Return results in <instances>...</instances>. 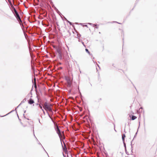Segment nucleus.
Listing matches in <instances>:
<instances>
[{
  "label": "nucleus",
  "mask_w": 157,
  "mask_h": 157,
  "mask_svg": "<svg viewBox=\"0 0 157 157\" xmlns=\"http://www.w3.org/2000/svg\"><path fill=\"white\" fill-rule=\"evenodd\" d=\"M40 108L44 112V110L42 109V107L40 105Z\"/></svg>",
  "instance_id": "ddd939ff"
},
{
  "label": "nucleus",
  "mask_w": 157,
  "mask_h": 157,
  "mask_svg": "<svg viewBox=\"0 0 157 157\" xmlns=\"http://www.w3.org/2000/svg\"><path fill=\"white\" fill-rule=\"evenodd\" d=\"M60 138H63L64 135V132H62L60 133V134H58Z\"/></svg>",
  "instance_id": "6e6552de"
},
{
  "label": "nucleus",
  "mask_w": 157,
  "mask_h": 157,
  "mask_svg": "<svg viewBox=\"0 0 157 157\" xmlns=\"http://www.w3.org/2000/svg\"><path fill=\"white\" fill-rule=\"evenodd\" d=\"M49 117L51 118V117H50V115H49Z\"/></svg>",
  "instance_id": "2eb2a0df"
},
{
  "label": "nucleus",
  "mask_w": 157,
  "mask_h": 157,
  "mask_svg": "<svg viewBox=\"0 0 157 157\" xmlns=\"http://www.w3.org/2000/svg\"><path fill=\"white\" fill-rule=\"evenodd\" d=\"M36 86H35V87H36Z\"/></svg>",
  "instance_id": "dca6fc26"
},
{
  "label": "nucleus",
  "mask_w": 157,
  "mask_h": 157,
  "mask_svg": "<svg viewBox=\"0 0 157 157\" xmlns=\"http://www.w3.org/2000/svg\"><path fill=\"white\" fill-rule=\"evenodd\" d=\"M32 96L30 99L28 100V103L30 105H32L35 102L34 101V99L32 98Z\"/></svg>",
  "instance_id": "f03ea898"
},
{
  "label": "nucleus",
  "mask_w": 157,
  "mask_h": 157,
  "mask_svg": "<svg viewBox=\"0 0 157 157\" xmlns=\"http://www.w3.org/2000/svg\"><path fill=\"white\" fill-rule=\"evenodd\" d=\"M125 136V135L124 134H123L122 135V139L124 143V138Z\"/></svg>",
  "instance_id": "9d476101"
},
{
  "label": "nucleus",
  "mask_w": 157,
  "mask_h": 157,
  "mask_svg": "<svg viewBox=\"0 0 157 157\" xmlns=\"http://www.w3.org/2000/svg\"><path fill=\"white\" fill-rule=\"evenodd\" d=\"M129 117L131 118V119L132 120H134L137 118V117L135 116H132L131 117V115H129Z\"/></svg>",
  "instance_id": "1a4fd4ad"
},
{
  "label": "nucleus",
  "mask_w": 157,
  "mask_h": 157,
  "mask_svg": "<svg viewBox=\"0 0 157 157\" xmlns=\"http://www.w3.org/2000/svg\"><path fill=\"white\" fill-rule=\"evenodd\" d=\"M126 152V153L128 155H132V150L130 149H125Z\"/></svg>",
  "instance_id": "20e7f679"
},
{
  "label": "nucleus",
  "mask_w": 157,
  "mask_h": 157,
  "mask_svg": "<svg viewBox=\"0 0 157 157\" xmlns=\"http://www.w3.org/2000/svg\"><path fill=\"white\" fill-rule=\"evenodd\" d=\"M56 52L58 56L60 57H61L62 56V53L61 49L59 48H57Z\"/></svg>",
  "instance_id": "39448f33"
},
{
  "label": "nucleus",
  "mask_w": 157,
  "mask_h": 157,
  "mask_svg": "<svg viewBox=\"0 0 157 157\" xmlns=\"http://www.w3.org/2000/svg\"><path fill=\"white\" fill-rule=\"evenodd\" d=\"M51 106V105L48 104L47 102H45L44 104L43 107L46 111L51 112L52 111Z\"/></svg>",
  "instance_id": "f257e3e1"
},
{
  "label": "nucleus",
  "mask_w": 157,
  "mask_h": 157,
  "mask_svg": "<svg viewBox=\"0 0 157 157\" xmlns=\"http://www.w3.org/2000/svg\"><path fill=\"white\" fill-rule=\"evenodd\" d=\"M14 12L15 13L16 16L17 18L18 19L19 21L21 22V21L19 16V15L18 14V13L17 12V11L15 9H14Z\"/></svg>",
  "instance_id": "7ed1b4c3"
},
{
  "label": "nucleus",
  "mask_w": 157,
  "mask_h": 157,
  "mask_svg": "<svg viewBox=\"0 0 157 157\" xmlns=\"http://www.w3.org/2000/svg\"><path fill=\"white\" fill-rule=\"evenodd\" d=\"M36 86H35V87H36Z\"/></svg>",
  "instance_id": "f3484780"
},
{
  "label": "nucleus",
  "mask_w": 157,
  "mask_h": 157,
  "mask_svg": "<svg viewBox=\"0 0 157 157\" xmlns=\"http://www.w3.org/2000/svg\"><path fill=\"white\" fill-rule=\"evenodd\" d=\"M85 50H86V52H87V53H89V54H90V52H89V51H88V49H85Z\"/></svg>",
  "instance_id": "f8f14e48"
},
{
  "label": "nucleus",
  "mask_w": 157,
  "mask_h": 157,
  "mask_svg": "<svg viewBox=\"0 0 157 157\" xmlns=\"http://www.w3.org/2000/svg\"><path fill=\"white\" fill-rule=\"evenodd\" d=\"M31 124H33V122H32V121H31Z\"/></svg>",
  "instance_id": "4468645a"
},
{
  "label": "nucleus",
  "mask_w": 157,
  "mask_h": 157,
  "mask_svg": "<svg viewBox=\"0 0 157 157\" xmlns=\"http://www.w3.org/2000/svg\"><path fill=\"white\" fill-rule=\"evenodd\" d=\"M101 100H102V99L101 98H99L98 99L97 101L98 102H100L101 101Z\"/></svg>",
  "instance_id": "9b49d317"
},
{
  "label": "nucleus",
  "mask_w": 157,
  "mask_h": 157,
  "mask_svg": "<svg viewBox=\"0 0 157 157\" xmlns=\"http://www.w3.org/2000/svg\"><path fill=\"white\" fill-rule=\"evenodd\" d=\"M56 132L58 134H60V133L61 132H60V131L59 128L58 126L57 125V127L56 128Z\"/></svg>",
  "instance_id": "0eeeda50"
},
{
  "label": "nucleus",
  "mask_w": 157,
  "mask_h": 157,
  "mask_svg": "<svg viewBox=\"0 0 157 157\" xmlns=\"http://www.w3.org/2000/svg\"><path fill=\"white\" fill-rule=\"evenodd\" d=\"M67 86L68 87H70L71 84L72 82L70 79L69 78H67Z\"/></svg>",
  "instance_id": "423d86ee"
}]
</instances>
